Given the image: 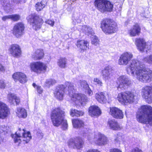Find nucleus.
Masks as SVG:
<instances>
[{
	"mask_svg": "<svg viewBox=\"0 0 152 152\" xmlns=\"http://www.w3.org/2000/svg\"><path fill=\"white\" fill-rule=\"evenodd\" d=\"M126 70L128 74L141 82H149L152 80V71L146 69L145 65L137 60H132Z\"/></svg>",
	"mask_w": 152,
	"mask_h": 152,
	"instance_id": "obj_1",
	"label": "nucleus"
},
{
	"mask_svg": "<svg viewBox=\"0 0 152 152\" xmlns=\"http://www.w3.org/2000/svg\"><path fill=\"white\" fill-rule=\"evenodd\" d=\"M136 117L140 123L152 125V107L149 105H143L139 109Z\"/></svg>",
	"mask_w": 152,
	"mask_h": 152,
	"instance_id": "obj_2",
	"label": "nucleus"
},
{
	"mask_svg": "<svg viewBox=\"0 0 152 152\" xmlns=\"http://www.w3.org/2000/svg\"><path fill=\"white\" fill-rule=\"evenodd\" d=\"M65 112L60 108H56L51 113L50 118L53 125L58 126L62 124L63 129L66 130L68 127V124L66 120H64Z\"/></svg>",
	"mask_w": 152,
	"mask_h": 152,
	"instance_id": "obj_3",
	"label": "nucleus"
},
{
	"mask_svg": "<svg viewBox=\"0 0 152 152\" xmlns=\"http://www.w3.org/2000/svg\"><path fill=\"white\" fill-rule=\"evenodd\" d=\"M11 137L14 139V142L19 145L21 143H28L31 139L32 137L30 132L26 131L23 129L19 128L14 134H12Z\"/></svg>",
	"mask_w": 152,
	"mask_h": 152,
	"instance_id": "obj_4",
	"label": "nucleus"
},
{
	"mask_svg": "<svg viewBox=\"0 0 152 152\" xmlns=\"http://www.w3.org/2000/svg\"><path fill=\"white\" fill-rule=\"evenodd\" d=\"M66 85L68 86V94L72 100L74 101H78L81 104H83L84 102H88V98L85 95L75 93L74 86L73 83L67 82H66Z\"/></svg>",
	"mask_w": 152,
	"mask_h": 152,
	"instance_id": "obj_5",
	"label": "nucleus"
},
{
	"mask_svg": "<svg viewBox=\"0 0 152 152\" xmlns=\"http://www.w3.org/2000/svg\"><path fill=\"white\" fill-rule=\"evenodd\" d=\"M134 94L130 91L120 93L118 94L117 99L119 102L124 104H131L134 101Z\"/></svg>",
	"mask_w": 152,
	"mask_h": 152,
	"instance_id": "obj_6",
	"label": "nucleus"
},
{
	"mask_svg": "<svg viewBox=\"0 0 152 152\" xmlns=\"http://www.w3.org/2000/svg\"><path fill=\"white\" fill-rule=\"evenodd\" d=\"M94 4L96 9L102 13L112 11L113 7V4L107 0H95Z\"/></svg>",
	"mask_w": 152,
	"mask_h": 152,
	"instance_id": "obj_7",
	"label": "nucleus"
},
{
	"mask_svg": "<svg viewBox=\"0 0 152 152\" xmlns=\"http://www.w3.org/2000/svg\"><path fill=\"white\" fill-rule=\"evenodd\" d=\"M101 26L102 31L105 33L110 34L115 33L117 30L116 23L107 19L102 21Z\"/></svg>",
	"mask_w": 152,
	"mask_h": 152,
	"instance_id": "obj_8",
	"label": "nucleus"
},
{
	"mask_svg": "<svg viewBox=\"0 0 152 152\" xmlns=\"http://www.w3.org/2000/svg\"><path fill=\"white\" fill-rule=\"evenodd\" d=\"M27 19L34 30H37L41 28L42 24V20L36 14H34L29 15Z\"/></svg>",
	"mask_w": 152,
	"mask_h": 152,
	"instance_id": "obj_9",
	"label": "nucleus"
},
{
	"mask_svg": "<svg viewBox=\"0 0 152 152\" xmlns=\"http://www.w3.org/2000/svg\"><path fill=\"white\" fill-rule=\"evenodd\" d=\"M31 70L37 74L44 73L45 72L47 66L45 64L40 61L34 62L30 65Z\"/></svg>",
	"mask_w": 152,
	"mask_h": 152,
	"instance_id": "obj_10",
	"label": "nucleus"
},
{
	"mask_svg": "<svg viewBox=\"0 0 152 152\" xmlns=\"http://www.w3.org/2000/svg\"><path fill=\"white\" fill-rule=\"evenodd\" d=\"M141 95L148 103H152V85L143 87L141 90Z\"/></svg>",
	"mask_w": 152,
	"mask_h": 152,
	"instance_id": "obj_11",
	"label": "nucleus"
},
{
	"mask_svg": "<svg viewBox=\"0 0 152 152\" xmlns=\"http://www.w3.org/2000/svg\"><path fill=\"white\" fill-rule=\"evenodd\" d=\"M135 44L138 49L141 51L147 52L148 50H152V45L151 43L149 42H146L143 39H136Z\"/></svg>",
	"mask_w": 152,
	"mask_h": 152,
	"instance_id": "obj_12",
	"label": "nucleus"
},
{
	"mask_svg": "<svg viewBox=\"0 0 152 152\" xmlns=\"http://www.w3.org/2000/svg\"><path fill=\"white\" fill-rule=\"evenodd\" d=\"M68 86L66 85V83L65 85H58L56 87V91L54 93L55 96L59 100H62L63 98L64 92L67 93V90L68 93Z\"/></svg>",
	"mask_w": 152,
	"mask_h": 152,
	"instance_id": "obj_13",
	"label": "nucleus"
},
{
	"mask_svg": "<svg viewBox=\"0 0 152 152\" xmlns=\"http://www.w3.org/2000/svg\"><path fill=\"white\" fill-rule=\"evenodd\" d=\"M131 83V81L127 76L125 75L121 76L117 80V88L125 89L126 86H129Z\"/></svg>",
	"mask_w": 152,
	"mask_h": 152,
	"instance_id": "obj_14",
	"label": "nucleus"
},
{
	"mask_svg": "<svg viewBox=\"0 0 152 152\" xmlns=\"http://www.w3.org/2000/svg\"><path fill=\"white\" fill-rule=\"evenodd\" d=\"M133 55L130 52H126L122 54L118 60V63L120 65H126L133 58Z\"/></svg>",
	"mask_w": 152,
	"mask_h": 152,
	"instance_id": "obj_15",
	"label": "nucleus"
},
{
	"mask_svg": "<svg viewBox=\"0 0 152 152\" xmlns=\"http://www.w3.org/2000/svg\"><path fill=\"white\" fill-rule=\"evenodd\" d=\"M113 70L109 66H106L101 72L103 79L105 81H109L112 79Z\"/></svg>",
	"mask_w": 152,
	"mask_h": 152,
	"instance_id": "obj_16",
	"label": "nucleus"
},
{
	"mask_svg": "<svg viewBox=\"0 0 152 152\" xmlns=\"http://www.w3.org/2000/svg\"><path fill=\"white\" fill-rule=\"evenodd\" d=\"M24 25L22 23H16L13 28V34L17 38L20 37L24 33Z\"/></svg>",
	"mask_w": 152,
	"mask_h": 152,
	"instance_id": "obj_17",
	"label": "nucleus"
},
{
	"mask_svg": "<svg viewBox=\"0 0 152 152\" xmlns=\"http://www.w3.org/2000/svg\"><path fill=\"white\" fill-rule=\"evenodd\" d=\"M10 54L14 57L18 58L21 54V51L20 46L16 44H13L10 46L9 49Z\"/></svg>",
	"mask_w": 152,
	"mask_h": 152,
	"instance_id": "obj_18",
	"label": "nucleus"
},
{
	"mask_svg": "<svg viewBox=\"0 0 152 152\" xmlns=\"http://www.w3.org/2000/svg\"><path fill=\"white\" fill-rule=\"evenodd\" d=\"M94 141L96 144L102 145L107 143V139L104 134L98 133L95 135Z\"/></svg>",
	"mask_w": 152,
	"mask_h": 152,
	"instance_id": "obj_19",
	"label": "nucleus"
},
{
	"mask_svg": "<svg viewBox=\"0 0 152 152\" xmlns=\"http://www.w3.org/2000/svg\"><path fill=\"white\" fill-rule=\"evenodd\" d=\"M109 113L110 114L115 118L121 119L124 117V114L122 110L118 107H110Z\"/></svg>",
	"mask_w": 152,
	"mask_h": 152,
	"instance_id": "obj_20",
	"label": "nucleus"
},
{
	"mask_svg": "<svg viewBox=\"0 0 152 152\" xmlns=\"http://www.w3.org/2000/svg\"><path fill=\"white\" fill-rule=\"evenodd\" d=\"M83 144L82 139L77 137L74 139H71L69 142V145L74 148L80 149Z\"/></svg>",
	"mask_w": 152,
	"mask_h": 152,
	"instance_id": "obj_21",
	"label": "nucleus"
},
{
	"mask_svg": "<svg viewBox=\"0 0 152 152\" xmlns=\"http://www.w3.org/2000/svg\"><path fill=\"white\" fill-rule=\"evenodd\" d=\"M10 113L9 110L6 104L0 102V118L4 119Z\"/></svg>",
	"mask_w": 152,
	"mask_h": 152,
	"instance_id": "obj_22",
	"label": "nucleus"
},
{
	"mask_svg": "<svg viewBox=\"0 0 152 152\" xmlns=\"http://www.w3.org/2000/svg\"><path fill=\"white\" fill-rule=\"evenodd\" d=\"M12 77L15 81L18 80L21 83H24L27 81L26 75L23 73L17 72L14 73L12 75Z\"/></svg>",
	"mask_w": 152,
	"mask_h": 152,
	"instance_id": "obj_23",
	"label": "nucleus"
},
{
	"mask_svg": "<svg viewBox=\"0 0 152 152\" xmlns=\"http://www.w3.org/2000/svg\"><path fill=\"white\" fill-rule=\"evenodd\" d=\"M141 31V28L137 24H136L128 31V34L131 37L138 36Z\"/></svg>",
	"mask_w": 152,
	"mask_h": 152,
	"instance_id": "obj_24",
	"label": "nucleus"
},
{
	"mask_svg": "<svg viewBox=\"0 0 152 152\" xmlns=\"http://www.w3.org/2000/svg\"><path fill=\"white\" fill-rule=\"evenodd\" d=\"M77 47L80 50V51L83 52L89 49V44L87 41L79 40L77 41L76 44Z\"/></svg>",
	"mask_w": 152,
	"mask_h": 152,
	"instance_id": "obj_25",
	"label": "nucleus"
},
{
	"mask_svg": "<svg viewBox=\"0 0 152 152\" xmlns=\"http://www.w3.org/2000/svg\"><path fill=\"white\" fill-rule=\"evenodd\" d=\"M89 113L91 116L99 115L101 114V111L98 107L92 106L89 108Z\"/></svg>",
	"mask_w": 152,
	"mask_h": 152,
	"instance_id": "obj_26",
	"label": "nucleus"
},
{
	"mask_svg": "<svg viewBox=\"0 0 152 152\" xmlns=\"http://www.w3.org/2000/svg\"><path fill=\"white\" fill-rule=\"evenodd\" d=\"M106 95V94L104 92H101L99 93L96 94L95 97L99 102L101 103H104L107 101Z\"/></svg>",
	"mask_w": 152,
	"mask_h": 152,
	"instance_id": "obj_27",
	"label": "nucleus"
},
{
	"mask_svg": "<svg viewBox=\"0 0 152 152\" xmlns=\"http://www.w3.org/2000/svg\"><path fill=\"white\" fill-rule=\"evenodd\" d=\"M107 126L113 130H118L121 129L119 125L115 120H109L107 122Z\"/></svg>",
	"mask_w": 152,
	"mask_h": 152,
	"instance_id": "obj_28",
	"label": "nucleus"
},
{
	"mask_svg": "<svg viewBox=\"0 0 152 152\" xmlns=\"http://www.w3.org/2000/svg\"><path fill=\"white\" fill-rule=\"evenodd\" d=\"M8 99L9 102L11 104H14L15 102L16 104H18L20 102L19 98L14 94H9L8 95Z\"/></svg>",
	"mask_w": 152,
	"mask_h": 152,
	"instance_id": "obj_29",
	"label": "nucleus"
},
{
	"mask_svg": "<svg viewBox=\"0 0 152 152\" xmlns=\"http://www.w3.org/2000/svg\"><path fill=\"white\" fill-rule=\"evenodd\" d=\"M44 55V52L42 50H37L32 55V57L35 60L42 59Z\"/></svg>",
	"mask_w": 152,
	"mask_h": 152,
	"instance_id": "obj_30",
	"label": "nucleus"
},
{
	"mask_svg": "<svg viewBox=\"0 0 152 152\" xmlns=\"http://www.w3.org/2000/svg\"><path fill=\"white\" fill-rule=\"evenodd\" d=\"M73 126L75 128H79L83 127L85 125L83 121L78 119H74L72 120Z\"/></svg>",
	"mask_w": 152,
	"mask_h": 152,
	"instance_id": "obj_31",
	"label": "nucleus"
},
{
	"mask_svg": "<svg viewBox=\"0 0 152 152\" xmlns=\"http://www.w3.org/2000/svg\"><path fill=\"white\" fill-rule=\"evenodd\" d=\"M80 27L81 28V30L80 31L85 33L86 34L88 35L90 34L92 35L94 34V32L92 28L89 26H80Z\"/></svg>",
	"mask_w": 152,
	"mask_h": 152,
	"instance_id": "obj_32",
	"label": "nucleus"
},
{
	"mask_svg": "<svg viewBox=\"0 0 152 152\" xmlns=\"http://www.w3.org/2000/svg\"><path fill=\"white\" fill-rule=\"evenodd\" d=\"M16 114L19 118H25L27 116V113L26 110L21 107L17 108Z\"/></svg>",
	"mask_w": 152,
	"mask_h": 152,
	"instance_id": "obj_33",
	"label": "nucleus"
},
{
	"mask_svg": "<svg viewBox=\"0 0 152 152\" xmlns=\"http://www.w3.org/2000/svg\"><path fill=\"white\" fill-rule=\"evenodd\" d=\"M66 64V60L65 58H60L57 61L58 65L61 68H64Z\"/></svg>",
	"mask_w": 152,
	"mask_h": 152,
	"instance_id": "obj_34",
	"label": "nucleus"
},
{
	"mask_svg": "<svg viewBox=\"0 0 152 152\" xmlns=\"http://www.w3.org/2000/svg\"><path fill=\"white\" fill-rule=\"evenodd\" d=\"M82 19V17L80 13L75 14L73 19V23L74 24L76 25L77 23H80Z\"/></svg>",
	"mask_w": 152,
	"mask_h": 152,
	"instance_id": "obj_35",
	"label": "nucleus"
},
{
	"mask_svg": "<svg viewBox=\"0 0 152 152\" xmlns=\"http://www.w3.org/2000/svg\"><path fill=\"white\" fill-rule=\"evenodd\" d=\"M45 4L46 3L43 1L37 3L35 5L36 10L38 11H41L45 7Z\"/></svg>",
	"mask_w": 152,
	"mask_h": 152,
	"instance_id": "obj_36",
	"label": "nucleus"
},
{
	"mask_svg": "<svg viewBox=\"0 0 152 152\" xmlns=\"http://www.w3.org/2000/svg\"><path fill=\"white\" fill-rule=\"evenodd\" d=\"M3 5L4 7V10H6V12H9L11 7V4H9V1H7L4 2Z\"/></svg>",
	"mask_w": 152,
	"mask_h": 152,
	"instance_id": "obj_37",
	"label": "nucleus"
},
{
	"mask_svg": "<svg viewBox=\"0 0 152 152\" xmlns=\"http://www.w3.org/2000/svg\"><path fill=\"white\" fill-rule=\"evenodd\" d=\"M99 40L98 37L95 36H93L91 38V43L95 45H97L99 44Z\"/></svg>",
	"mask_w": 152,
	"mask_h": 152,
	"instance_id": "obj_38",
	"label": "nucleus"
},
{
	"mask_svg": "<svg viewBox=\"0 0 152 152\" xmlns=\"http://www.w3.org/2000/svg\"><path fill=\"white\" fill-rule=\"evenodd\" d=\"M8 127L4 125L1 126L0 127V133L5 134L8 131Z\"/></svg>",
	"mask_w": 152,
	"mask_h": 152,
	"instance_id": "obj_39",
	"label": "nucleus"
},
{
	"mask_svg": "<svg viewBox=\"0 0 152 152\" xmlns=\"http://www.w3.org/2000/svg\"><path fill=\"white\" fill-rule=\"evenodd\" d=\"M11 19L13 21L18 20L20 18V16L17 14L11 15Z\"/></svg>",
	"mask_w": 152,
	"mask_h": 152,
	"instance_id": "obj_40",
	"label": "nucleus"
},
{
	"mask_svg": "<svg viewBox=\"0 0 152 152\" xmlns=\"http://www.w3.org/2000/svg\"><path fill=\"white\" fill-rule=\"evenodd\" d=\"M56 82V81L53 79H49L47 80L46 81V86L49 87L50 85L55 84Z\"/></svg>",
	"mask_w": 152,
	"mask_h": 152,
	"instance_id": "obj_41",
	"label": "nucleus"
},
{
	"mask_svg": "<svg viewBox=\"0 0 152 152\" xmlns=\"http://www.w3.org/2000/svg\"><path fill=\"white\" fill-rule=\"evenodd\" d=\"M80 83L81 87H83L84 89H86L89 88V86L85 81L80 80Z\"/></svg>",
	"mask_w": 152,
	"mask_h": 152,
	"instance_id": "obj_42",
	"label": "nucleus"
},
{
	"mask_svg": "<svg viewBox=\"0 0 152 152\" xmlns=\"http://www.w3.org/2000/svg\"><path fill=\"white\" fill-rule=\"evenodd\" d=\"M144 61L148 63L152 64V54L145 58Z\"/></svg>",
	"mask_w": 152,
	"mask_h": 152,
	"instance_id": "obj_43",
	"label": "nucleus"
},
{
	"mask_svg": "<svg viewBox=\"0 0 152 152\" xmlns=\"http://www.w3.org/2000/svg\"><path fill=\"white\" fill-rule=\"evenodd\" d=\"M94 81L99 86H102V81L98 78H94Z\"/></svg>",
	"mask_w": 152,
	"mask_h": 152,
	"instance_id": "obj_44",
	"label": "nucleus"
},
{
	"mask_svg": "<svg viewBox=\"0 0 152 152\" xmlns=\"http://www.w3.org/2000/svg\"><path fill=\"white\" fill-rule=\"evenodd\" d=\"M24 3L25 2V0H12V4H17L20 2Z\"/></svg>",
	"mask_w": 152,
	"mask_h": 152,
	"instance_id": "obj_45",
	"label": "nucleus"
},
{
	"mask_svg": "<svg viewBox=\"0 0 152 152\" xmlns=\"http://www.w3.org/2000/svg\"><path fill=\"white\" fill-rule=\"evenodd\" d=\"M1 19L3 21H5L9 19H11L10 15L4 16L2 17Z\"/></svg>",
	"mask_w": 152,
	"mask_h": 152,
	"instance_id": "obj_46",
	"label": "nucleus"
},
{
	"mask_svg": "<svg viewBox=\"0 0 152 152\" xmlns=\"http://www.w3.org/2000/svg\"><path fill=\"white\" fill-rule=\"evenodd\" d=\"M77 110L74 109H72L71 110L70 112V114L71 116H76V111Z\"/></svg>",
	"mask_w": 152,
	"mask_h": 152,
	"instance_id": "obj_47",
	"label": "nucleus"
},
{
	"mask_svg": "<svg viewBox=\"0 0 152 152\" xmlns=\"http://www.w3.org/2000/svg\"><path fill=\"white\" fill-rule=\"evenodd\" d=\"M76 113V116L77 117L82 116L84 114L83 112L82 111H78L77 110Z\"/></svg>",
	"mask_w": 152,
	"mask_h": 152,
	"instance_id": "obj_48",
	"label": "nucleus"
},
{
	"mask_svg": "<svg viewBox=\"0 0 152 152\" xmlns=\"http://www.w3.org/2000/svg\"><path fill=\"white\" fill-rule=\"evenodd\" d=\"M85 90L87 91L86 92H87V94L89 96H91L93 94V92L89 87L88 88H86Z\"/></svg>",
	"mask_w": 152,
	"mask_h": 152,
	"instance_id": "obj_49",
	"label": "nucleus"
},
{
	"mask_svg": "<svg viewBox=\"0 0 152 152\" xmlns=\"http://www.w3.org/2000/svg\"><path fill=\"white\" fill-rule=\"evenodd\" d=\"M130 152H142V151L138 148L133 149Z\"/></svg>",
	"mask_w": 152,
	"mask_h": 152,
	"instance_id": "obj_50",
	"label": "nucleus"
},
{
	"mask_svg": "<svg viewBox=\"0 0 152 152\" xmlns=\"http://www.w3.org/2000/svg\"><path fill=\"white\" fill-rule=\"evenodd\" d=\"M5 84L2 80H0V88H4L5 87Z\"/></svg>",
	"mask_w": 152,
	"mask_h": 152,
	"instance_id": "obj_51",
	"label": "nucleus"
},
{
	"mask_svg": "<svg viewBox=\"0 0 152 152\" xmlns=\"http://www.w3.org/2000/svg\"><path fill=\"white\" fill-rule=\"evenodd\" d=\"M115 137V139L114 140L115 141V142H118V141H119L120 139V137L118 135V134H115L114 135Z\"/></svg>",
	"mask_w": 152,
	"mask_h": 152,
	"instance_id": "obj_52",
	"label": "nucleus"
},
{
	"mask_svg": "<svg viewBox=\"0 0 152 152\" xmlns=\"http://www.w3.org/2000/svg\"><path fill=\"white\" fill-rule=\"evenodd\" d=\"M48 24L53 26L54 25V22L53 21L50 20H48L46 22Z\"/></svg>",
	"mask_w": 152,
	"mask_h": 152,
	"instance_id": "obj_53",
	"label": "nucleus"
},
{
	"mask_svg": "<svg viewBox=\"0 0 152 152\" xmlns=\"http://www.w3.org/2000/svg\"><path fill=\"white\" fill-rule=\"evenodd\" d=\"M38 92L39 94H41L42 92V89L40 86H38L37 88Z\"/></svg>",
	"mask_w": 152,
	"mask_h": 152,
	"instance_id": "obj_54",
	"label": "nucleus"
},
{
	"mask_svg": "<svg viewBox=\"0 0 152 152\" xmlns=\"http://www.w3.org/2000/svg\"><path fill=\"white\" fill-rule=\"evenodd\" d=\"M110 152H122L120 150L118 149H116V148H114V149H111L110 150Z\"/></svg>",
	"mask_w": 152,
	"mask_h": 152,
	"instance_id": "obj_55",
	"label": "nucleus"
},
{
	"mask_svg": "<svg viewBox=\"0 0 152 152\" xmlns=\"http://www.w3.org/2000/svg\"><path fill=\"white\" fill-rule=\"evenodd\" d=\"M5 71L4 67L1 64H0V72H4Z\"/></svg>",
	"mask_w": 152,
	"mask_h": 152,
	"instance_id": "obj_56",
	"label": "nucleus"
},
{
	"mask_svg": "<svg viewBox=\"0 0 152 152\" xmlns=\"http://www.w3.org/2000/svg\"><path fill=\"white\" fill-rule=\"evenodd\" d=\"M87 152H100L97 149H93L88 150Z\"/></svg>",
	"mask_w": 152,
	"mask_h": 152,
	"instance_id": "obj_57",
	"label": "nucleus"
},
{
	"mask_svg": "<svg viewBox=\"0 0 152 152\" xmlns=\"http://www.w3.org/2000/svg\"><path fill=\"white\" fill-rule=\"evenodd\" d=\"M59 152H67V151L64 149H61Z\"/></svg>",
	"mask_w": 152,
	"mask_h": 152,
	"instance_id": "obj_58",
	"label": "nucleus"
},
{
	"mask_svg": "<svg viewBox=\"0 0 152 152\" xmlns=\"http://www.w3.org/2000/svg\"><path fill=\"white\" fill-rule=\"evenodd\" d=\"M39 134H40V136H39V137L40 138H42L43 136V133H40Z\"/></svg>",
	"mask_w": 152,
	"mask_h": 152,
	"instance_id": "obj_59",
	"label": "nucleus"
},
{
	"mask_svg": "<svg viewBox=\"0 0 152 152\" xmlns=\"http://www.w3.org/2000/svg\"><path fill=\"white\" fill-rule=\"evenodd\" d=\"M33 86L34 87H35V86H36V84L34 83H33Z\"/></svg>",
	"mask_w": 152,
	"mask_h": 152,
	"instance_id": "obj_60",
	"label": "nucleus"
},
{
	"mask_svg": "<svg viewBox=\"0 0 152 152\" xmlns=\"http://www.w3.org/2000/svg\"><path fill=\"white\" fill-rule=\"evenodd\" d=\"M39 132H38V134H38V136H40V135H39Z\"/></svg>",
	"mask_w": 152,
	"mask_h": 152,
	"instance_id": "obj_61",
	"label": "nucleus"
}]
</instances>
